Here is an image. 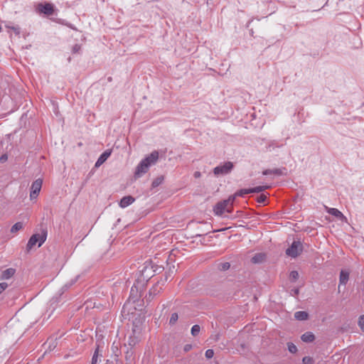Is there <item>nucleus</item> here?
I'll return each instance as SVG.
<instances>
[{"instance_id":"f257e3e1","label":"nucleus","mask_w":364,"mask_h":364,"mask_svg":"<svg viewBox=\"0 0 364 364\" xmlns=\"http://www.w3.org/2000/svg\"><path fill=\"white\" fill-rule=\"evenodd\" d=\"M159 159V151H154L149 155L142 159L136 168L134 176L136 178L141 177L146 173L149 167L156 163Z\"/></svg>"},{"instance_id":"f03ea898","label":"nucleus","mask_w":364,"mask_h":364,"mask_svg":"<svg viewBox=\"0 0 364 364\" xmlns=\"http://www.w3.org/2000/svg\"><path fill=\"white\" fill-rule=\"evenodd\" d=\"M234 200L235 196H230L227 200L218 203L214 208L215 214L222 215L225 211L231 213Z\"/></svg>"},{"instance_id":"7ed1b4c3","label":"nucleus","mask_w":364,"mask_h":364,"mask_svg":"<svg viewBox=\"0 0 364 364\" xmlns=\"http://www.w3.org/2000/svg\"><path fill=\"white\" fill-rule=\"evenodd\" d=\"M47 237V230L43 229L41 230V233L33 234L29 239L27 243V250L29 251L32 249V247L38 243V246L41 247L44 242L46 240Z\"/></svg>"},{"instance_id":"20e7f679","label":"nucleus","mask_w":364,"mask_h":364,"mask_svg":"<svg viewBox=\"0 0 364 364\" xmlns=\"http://www.w3.org/2000/svg\"><path fill=\"white\" fill-rule=\"evenodd\" d=\"M303 250V245L300 241H294L291 245L287 249L286 254L291 257H296Z\"/></svg>"},{"instance_id":"39448f33","label":"nucleus","mask_w":364,"mask_h":364,"mask_svg":"<svg viewBox=\"0 0 364 364\" xmlns=\"http://www.w3.org/2000/svg\"><path fill=\"white\" fill-rule=\"evenodd\" d=\"M233 168V164L230 161H228L224 163L223 165H220L216 166L213 169V173L215 175H225L230 173Z\"/></svg>"},{"instance_id":"423d86ee","label":"nucleus","mask_w":364,"mask_h":364,"mask_svg":"<svg viewBox=\"0 0 364 364\" xmlns=\"http://www.w3.org/2000/svg\"><path fill=\"white\" fill-rule=\"evenodd\" d=\"M43 184V181L41 178H38L32 183L31 187L30 198L31 199H35L38 196Z\"/></svg>"},{"instance_id":"0eeeda50","label":"nucleus","mask_w":364,"mask_h":364,"mask_svg":"<svg viewBox=\"0 0 364 364\" xmlns=\"http://www.w3.org/2000/svg\"><path fill=\"white\" fill-rule=\"evenodd\" d=\"M38 10L41 13H43L48 16L53 15L54 12L53 5L50 3H46L45 4H40L38 6Z\"/></svg>"},{"instance_id":"6e6552de","label":"nucleus","mask_w":364,"mask_h":364,"mask_svg":"<svg viewBox=\"0 0 364 364\" xmlns=\"http://www.w3.org/2000/svg\"><path fill=\"white\" fill-rule=\"evenodd\" d=\"M138 284H139V282H137V284L134 283L131 289V291H130L129 299H132L134 302H135L138 299V298L141 296V294H139ZM142 287H143V285L141 284L139 287L140 292L141 291Z\"/></svg>"},{"instance_id":"1a4fd4ad","label":"nucleus","mask_w":364,"mask_h":364,"mask_svg":"<svg viewBox=\"0 0 364 364\" xmlns=\"http://www.w3.org/2000/svg\"><path fill=\"white\" fill-rule=\"evenodd\" d=\"M350 272L348 270L342 269L340 272L339 277V287L341 285H346L349 279Z\"/></svg>"},{"instance_id":"9d476101","label":"nucleus","mask_w":364,"mask_h":364,"mask_svg":"<svg viewBox=\"0 0 364 364\" xmlns=\"http://www.w3.org/2000/svg\"><path fill=\"white\" fill-rule=\"evenodd\" d=\"M134 200V198L131 196H124L121 199L119 206L122 208H127L129 205L132 204Z\"/></svg>"},{"instance_id":"9b49d317","label":"nucleus","mask_w":364,"mask_h":364,"mask_svg":"<svg viewBox=\"0 0 364 364\" xmlns=\"http://www.w3.org/2000/svg\"><path fill=\"white\" fill-rule=\"evenodd\" d=\"M111 151H104L98 158L97 161L95 163V166L99 167L110 156Z\"/></svg>"},{"instance_id":"f8f14e48","label":"nucleus","mask_w":364,"mask_h":364,"mask_svg":"<svg viewBox=\"0 0 364 364\" xmlns=\"http://www.w3.org/2000/svg\"><path fill=\"white\" fill-rule=\"evenodd\" d=\"M16 272L15 269L9 268L3 271L1 274V279H9L12 277Z\"/></svg>"},{"instance_id":"ddd939ff","label":"nucleus","mask_w":364,"mask_h":364,"mask_svg":"<svg viewBox=\"0 0 364 364\" xmlns=\"http://www.w3.org/2000/svg\"><path fill=\"white\" fill-rule=\"evenodd\" d=\"M285 168H274V169H266L262 172V174L264 176L274 174L277 176H281L284 174V171Z\"/></svg>"},{"instance_id":"4468645a","label":"nucleus","mask_w":364,"mask_h":364,"mask_svg":"<svg viewBox=\"0 0 364 364\" xmlns=\"http://www.w3.org/2000/svg\"><path fill=\"white\" fill-rule=\"evenodd\" d=\"M266 259L264 253L255 254L251 259V262L254 264H259L263 262Z\"/></svg>"},{"instance_id":"2eb2a0df","label":"nucleus","mask_w":364,"mask_h":364,"mask_svg":"<svg viewBox=\"0 0 364 364\" xmlns=\"http://www.w3.org/2000/svg\"><path fill=\"white\" fill-rule=\"evenodd\" d=\"M326 210L329 214H331L339 219H343L345 218L343 214L339 210H338L336 208L326 207Z\"/></svg>"},{"instance_id":"dca6fc26","label":"nucleus","mask_w":364,"mask_h":364,"mask_svg":"<svg viewBox=\"0 0 364 364\" xmlns=\"http://www.w3.org/2000/svg\"><path fill=\"white\" fill-rule=\"evenodd\" d=\"M301 338L305 343H311L314 341L315 336L311 332H306L301 336Z\"/></svg>"},{"instance_id":"f3484780","label":"nucleus","mask_w":364,"mask_h":364,"mask_svg":"<svg viewBox=\"0 0 364 364\" xmlns=\"http://www.w3.org/2000/svg\"><path fill=\"white\" fill-rule=\"evenodd\" d=\"M294 317L298 321H305L308 319L309 314L306 311H299L294 314Z\"/></svg>"},{"instance_id":"a211bd4d","label":"nucleus","mask_w":364,"mask_h":364,"mask_svg":"<svg viewBox=\"0 0 364 364\" xmlns=\"http://www.w3.org/2000/svg\"><path fill=\"white\" fill-rule=\"evenodd\" d=\"M161 289L162 287L161 286H159V283L154 286L149 291V299H151L152 298V296L158 294L161 291Z\"/></svg>"},{"instance_id":"6ab92c4d","label":"nucleus","mask_w":364,"mask_h":364,"mask_svg":"<svg viewBox=\"0 0 364 364\" xmlns=\"http://www.w3.org/2000/svg\"><path fill=\"white\" fill-rule=\"evenodd\" d=\"M269 188V186H257L255 188H249V191H250V193H260L264 191L266 189H268Z\"/></svg>"},{"instance_id":"aec40b11","label":"nucleus","mask_w":364,"mask_h":364,"mask_svg":"<svg viewBox=\"0 0 364 364\" xmlns=\"http://www.w3.org/2000/svg\"><path fill=\"white\" fill-rule=\"evenodd\" d=\"M23 228V223L21 222L16 223L11 228V232L15 233Z\"/></svg>"},{"instance_id":"412c9836","label":"nucleus","mask_w":364,"mask_h":364,"mask_svg":"<svg viewBox=\"0 0 364 364\" xmlns=\"http://www.w3.org/2000/svg\"><path fill=\"white\" fill-rule=\"evenodd\" d=\"M250 193V191H249V188L247 189H241L238 191H237L234 195H232L231 196H235V198L237 196L243 197L245 195Z\"/></svg>"},{"instance_id":"4be33fe9","label":"nucleus","mask_w":364,"mask_h":364,"mask_svg":"<svg viewBox=\"0 0 364 364\" xmlns=\"http://www.w3.org/2000/svg\"><path fill=\"white\" fill-rule=\"evenodd\" d=\"M230 267V264L229 262H222L218 264V268L220 271H226L229 269Z\"/></svg>"},{"instance_id":"5701e85b","label":"nucleus","mask_w":364,"mask_h":364,"mask_svg":"<svg viewBox=\"0 0 364 364\" xmlns=\"http://www.w3.org/2000/svg\"><path fill=\"white\" fill-rule=\"evenodd\" d=\"M142 275L144 278H149L151 277V268H149L148 267H145L141 271Z\"/></svg>"},{"instance_id":"b1692460","label":"nucleus","mask_w":364,"mask_h":364,"mask_svg":"<svg viewBox=\"0 0 364 364\" xmlns=\"http://www.w3.org/2000/svg\"><path fill=\"white\" fill-rule=\"evenodd\" d=\"M164 181V177L163 176H159L157 177L156 178H155L153 182H152V187L153 188H156L158 186H159Z\"/></svg>"},{"instance_id":"393cba45","label":"nucleus","mask_w":364,"mask_h":364,"mask_svg":"<svg viewBox=\"0 0 364 364\" xmlns=\"http://www.w3.org/2000/svg\"><path fill=\"white\" fill-rule=\"evenodd\" d=\"M200 331V327L199 325H194L191 328V334L193 336H196Z\"/></svg>"},{"instance_id":"a878e982","label":"nucleus","mask_w":364,"mask_h":364,"mask_svg":"<svg viewBox=\"0 0 364 364\" xmlns=\"http://www.w3.org/2000/svg\"><path fill=\"white\" fill-rule=\"evenodd\" d=\"M288 350L291 353H295L297 351L296 346L292 343H288Z\"/></svg>"},{"instance_id":"bb28decb","label":"nucleus","mask_w":364,"mask_h":364,"mask_svg":"<svg viewBox=\"0 0 364 364\" xmlns=\"http://www.w3.org/2000/svg\"><path fill=\"white\" fill-rule=\"evenodd\" d=\"M178 318V316L177 313H173L171 316L169 323L170 324H174Z\"/></svg>"},{"instance_id":"cd10ccee","label":"nucleus","mask_w":364,"mask_h":364,"mask_svg":"<svg viewBox=\"0 0 364 364\" xmlns=\"http://www.w3.org/2000/svg\"><path fill=\"white\" fill-rule=\"evenodd\" d=\"M299 273L296 271H291L289 275V278L292 281H296L299 278Z\"/></svg>"},{"instance_id":"c85d7f7f","label":"nucleus","mask_w":364,"mask_h":364,"mask_svg":"<svg viewBox=\"0 0 364 364\" xmlns=\"http://www.w3.org/2000/svg\"><path fill=\"white\" fill-rule=\"evenodd\" d=\"M358 326L360 328L364 331V314L361 315L358 319Z\"/></svg>"},{"instance_id":"c756f323","label":"nucleus","mask_w":364,"mask_h":364,"mask_svg":"<svg viewBox=\"0 0 364 364\" xmlns=\"http://www.w3.org/2000/svg\"><path fill=\"white\" fill-rule=\"evenodd\" d=\"M304 364H313L314 360L313 359L309 356H305L302 359Z\"/></svg>"},{"instance_id":"7c9ffc66","label":"nucleus","mask_w":364,"mask_h":364,"mask_svg":"<svg viewBox=\"0 0 364 364\" xmlns=\"http://www.w3.org/2000/svg\"><path fill=\"white\" fill-rule=\"evenodd\" d=\"M205 355L206 358H208V359L212 358L214 355L213 350H212V349L207 350L205 351Z\"/></svg>"},{"instance_id":"2f4dec72","label":"nucleus","mask_w":364,"mask_h":364,"mask_svg":"<svg viewBox=\"0 0 364 364\" xmlns=\"http://www.w3.org/2000/svg\"><path fill=\"white\" fill-rule=\"evenodd\" d=\"M267 198V196H265L264 194H261L260 196H259L257 198V202L259 203H263L266 201Z\"/></svg>"},{"instance_id":"473e14b6","label":"nucleus","mask_w":364,"mask_h":364,"mask_svg":"<svg viewBox=\"0 0 364 364\" xmlns=\"http://www.w3.org/2000/svg\"><path fill=\"white\" fill-rule=\"evenodd\" d=\"M80 49H81L80 45L75 44V45H74V46L72 48V52H73V53H77L80 52Z\"/></svg>"},{"instance_id":"72a5a7b5","label":"nucleus","mask_w":364,"mask_h":364,"mask_svg":"<svg viewBox=\"0 0 364 364\" xmlns=\"http://www.w3.org/2000/svg\"><path fill=\"white\" fill-rule=\"evenodd\" d=\"M8 287V284L6 282H2V283H0V294L4 291Z\"/></svg>"},{"instance_id":"f704fd0d","label":"nucleus","mask_w":364,"mask_h":364,"mask_svg":"<svg viewBox=\"0 0 364 364\" xmlns=\"http://www.w3.org/2000/svg\"><path fill=\"white\" fill-rule=\"evenodd\" d=\"M193 348V346L192 344H186L183 347V350L185 352H188L189 350H191V349Z\"/></svg>"},{"instance_id":"c9c22d12","label":"nucleus","mask_w":364,"mask_h":364,"mask_svg":"<svg viewBox=\"0 0 364 364\" xmlns=\"http://www.w3.org/2000/svg\"><path fill=\"white\" fill-rule=\"evenodd\" d=\"M97 362V351H95L92 358V363L91 364H96Z\"/></svg>"},{"instance_id":"e433bc0d","label":"nucleus","mask_w":364,"mask_h":364,"mask_svg":"<svg viewBox=\"0 0 364 364\" xmlns=\"http://www.w3.org/2000/svg\"><path fill=\"white\" fill-rule=\"evenodd\" d=\"M7 159H8L7 154H3L0 157V162L1 163H4V162H6L7 161Z\"/></svg>"},{"instance_id":"4c0bfd02","label":"nucleus","mask_w":364,"mask_h":364,"mask_svg":"<svg viewBox=\"0 0 364 364\" xmlns=\"http://www.w3.org/2000/svg\"><path fill=\"white\" fill-rule=\"evenodd\" d=\"M193 175L194 177L196 178H200L201 176V173L200 171H196Z\"/></svg>"},{"instance_id":"58836bf2","label":"nucleus","mask_w":364,"mask_h":364,"mask_svg":"<svg viewBox=\"0 0 364 364\" xmlns=\"http://www.w3.org/2000/svg\"><path fill=\"white\" fill-rule=\"evenodd\" d=\"M292 291H294V295H298L299 290L298 289H296L292 290Z\"/></svg>"},{"instance_id":"ea45409f","label":"nucleus","mask_w":364,"mask_h":364,"mask_svg":"<svg viewBox=\"0 0 364 364\" xmlns=\"http://www.w3.org/2000/svg\"><path fill=\"white\" fill-rule=\"evenodd\" d=\"M1 31V26H0V31Z\"/></svg>"}]
</instances>
